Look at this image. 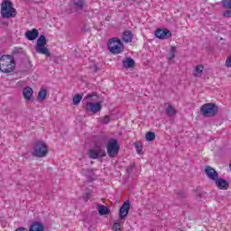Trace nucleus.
I'll return each instance as SVG.
<instances>
[{
  "mask_svg": "<svg viewBox=\"0 0 231 231\" xmlns=\"http://www.w3.org/2000/svg\"><path fill=\"white\" fill-rule=\"evenodd\" d=\"M48 154V145L42 141H37L34 144L32 156L36 158H44Z\"/></svg>",
  "mask_w": 231,
  "mask_h": 231,
  "instance_id": "423d86ee",
  "label": "nucleus"
},
{
  "mask_svg": "<svg viewBox=\"0 0 231 231\" xmlns=\"http://www.w3.org/2000/svg\"><path fill=\"white\" fill-rule=\"evenodd\" d=\"M223 17L229 19V17H231V9H226V11L223 13Z\"/></svg>",
  "mask_w": 231,
  "mask_h": 231,
  "instance_id": "2f4dec72",
  "label": "nucleus"
},
{
  "mask_svg": "<svg viewBox=\"0 0 231 231\" xmlns=\"http://www.w3.org/2000/svg\"><path fill=\"white\" fill-rule=\"evenodd\" d=\"M219 113V106L214 103H206L200 107V115L206 118H212Z\"/></svg>",
  "mask_w": 231,
  "mask_h": 231,
  "instance_id": "20e7f679",
  "label": "nucleus"
},
{
  "mask_svg": "<svg viewBox=\"0 0 231 231\" xmlns=\"http://www.w3.org/2000/svg\"><path fill=\"white\" fill-rule=\"evenodd\" d=\"M97 209L100 216H107L111 212L109 208H107L106 206H104V205H97Z\"/></svg>",
  "mask_w": 231,
  "mask_h": 231,
  "instance_id": "6ab92c4d",
  "label": "nucleus"
},
{
  "mask_svg": "<svg viewBox=\"0 0 231 231\" xmlns=\"http://www.w3.org/2000/svg\"><path fill=\"white\" fill-rule=\"evenodd\" d=\"M155 37H157V39H161L162 41L165 40V39H171V37H172V32H171V31L164 29H157L154 32Z\"/></svg>",
  "mask_w": 231,
  "mask_h": 231,
  "instance_id": "9b49d317",
  "label": "nucleus"
},
{
  "mask_svg": "<svg viewBox=\"0 0 231 231\" xmlns=\"http://www.w3.org/2000/svg\"><path fill=\"white\" fill-rule=\"evenodd\" d=\"M205 172L208 178H209V180H213V181H216L219 176L217 171L210 166H206Z\"/></svg>",
  "mask_w": 231,
  "mask_h": 231,
  "instance_id": "f8f14e48",
  "label": "nucleus"
},
{
  "mask_svg": "<svg viewBox=\"0 0 231 231\" xmlns=\"http://www.w3.org/2000/svg\"><path fill=\"white\" fill-rule=\"evenodd\" d=\"M15 231H28L26 227H18L15 229Z\"/></svg>",
  "mask_w": 231,
  "mask_h": 231,
  "instance_id": "4c0bfd02",
  "label": "nucleus"
},
{
  "mask_svg": "<svg viewBox=\"0 0 231 231\" xmlns=\"http://www.w3.org/2000/svg\"><path fill=\"white\" fill-rule=\"evenodd\" d=\"M82 101V95H76L74 96L72 102L74 106H79V104H80V102Z\"/></svg>",
  "mask_w": 231,
  "mask_h": 231,
  "instance_id": "a878e982",
  "label": "nucleus"
},
{
  "mask_svg": "<svg viewBox=\"0 0 231 231\" xmlns=\"http://www.w3.org/2000/svg\"><path fill=\"white\" fill-rule=\"evenodd\" d=\"M90 198H91V193H86V195L84 196L85 201H88Z\"/></svg>",
  "mask_w": 231,
  "mask_h": 231,
  "instance_id": "e433bc0d",
  "label": "nucleus"
},
{
  "mask_svg": "<svg viewBox=\"0 0 231 231\" xmlns=\"http://www.w3.org/2000/svg\"><path fill=\"white\" fill-rule=\"evenodd\" d=\"M29 231H44V226L41 222L34 221L31 225Z\"/></svg>",
  "mask_w": 231,
  "mask_h": 231,
  "instance_id": "f3484780",
  "label": "nucleus"
},
{
  "mask_svg": "<svg viewBox=\"0 0 231 231\" xmlns=\"http://www.w3.org/2000/svg\"><path fill=\"white\" fill-rule=\"evenodd\" d=\"M203 69H205V67L203 65L196 66L193 71L194 77H199V75L203 73Z\"/></svg>",
  "mask_w": 231,
  "mask_h": 231,
  "instance_id": "4be33fe9",
  "label": "nucleus"
},
{
  "mask_svg": "<svg viewBox=\"0 0 231 231\" xmlns=\"http://www.w3.org/2000/svg\"><path fill=\"white\" fill-rule=\"evenodd\" d=\"M87 174H89L90 177L95 176V171L91 169L87 170Z\"/></svg>",
  "mask_w": 231,
  "mask_h": 231,
  "instance_id": "f704fd0d",
  "label": "nucleus"
},
{
  "mask_svg": "<svg viewBox=\"0 0 231 231\" xmlns=\"http://www.w3.org/2000/svg\"><path fill=\"white\" fill-rule=\"evenodd\" d=\"M176 57V47L172 46L170 50L169 53V60H174V58Z\"/></svg>",
  "mask_w": 231,
  "mask_h": 231,
  "instance_id": "bb28decb",
  "label": "nucleus"
},
{
  "mask_svg": "<svg viewBox=\"0 0 231 231\" xmlns=\"http://www.w3.org/2000/svg\"><path fill=\"white\" fill-rule=\"evenodd\" d=\"M226 68H231V56L226 59Z\"/></svg>",
  "mask_w": 231,
  "mask_h": 231,
  "instance_id": "72a5a7b5",
  "label": "nucleus"
},
{
  "mask_svg": "<svg viewBox=\"0 0 231 231\" xmlns=\"http://www.w3.org/2000/svg\"><path fill=\"white\" fill-rule=\"evenodd\" d=\"M215 183L220 190H228V188L230 187V184L226 180L221 179V178H217L215 180Z\"/></svg>",
  "mask_w": 231,
  "mask_h": 231,
  "instance_id": "ddd939ff",
  "label": "nucleus"
},
{
  "mask_svg": "<svg viewBox=\"0 0 231 231\" xmlns=\"http://www.w3.org/2000/svg\"><path fill=\"white\" fill-rule=\"evenodd\" d=\"M25 37L28 41H35V39L39 37V30L32 29L31 31H27L25 32Z\"/></svg>",
  "mask_w": 231,
  "mask_h": 231,
  "instance_id": "4468645a",
  "label": "nucleus"
},
{
  "mask_svg": "<svg viewBox=\"0 0 231 231\" xmlns=\"http://www.w3.org/2000/svg\"><path fill=\"white\" fill-rule=\"evenodd\" d=\"M15 69V60L11 55H3L0 58V71L2 73H12Z\"/></svg>",
  "mask_w": 231,
  "mask_h": 231,
  "instance_id": "f03ea898",
  "label": "nucleus"
},
{
  "mask_svg": "<svg viewBox=\"0 0 231 231\" xmlns=\"http://www.w3.org/2000/svg\"><path fill=\"white\" fill-rule=\"evenodd\" d=\"M197 198H202V195L200 193H198Z\"/></svg>",
  "mask_w": 231,
  "mask_h": 231,
  "instance_id": "58836bf2",
  "label": "nucleus"
},
{
  "mask_svg": "<svg viewBox=\"0 0 231 231\" xmlns=\"http://www.w3.org/2000/svg\"><path fill=\"white\" fill-rule=\"evenodd\" d=\"M120 146L118 145V139L112 138L106 144V152L110 158H115L118 155Z\"/></svg>",
  "mask_w": 231,
  "mask_h": 231,
  "instance_id": "0eeeda50",
  "label": "nucleus"
},
{
  "mask_svg": "<svg viewBox=\"0 0 231 231\" xmlns=\"http://www.w3.org/2000/svg\"><path fill=\"white\" fill-rule=\"evenodd\" d=\"M72 6L76 12H82L84 10V0H74Z\"/></svg>",
  "mask_w": 231,
  "mask_h": 231,
  "instance_id": "dca6fc26",
  "label": "nucleus"
},
{
  "mask_svg": "<svg viewBox=\"0 0 231 231\" xmlns=\"http://www.w3.org/2000/svg\"><path fill=\"white\" fill-rule=\"evenodd\" d=\"M23 95L25 100H32V96L33 95V89L30 87H26L23 90Z\"/></svg>",
  "mask_w": 231,
  "mask_h": 231,
  "instance_id": "aec40b11",
  "label": "nucleus"
},
{
  "mask_svg": "<svg viewBox=\"0 0 231 231\" xmlns=\"http://www.w3.org/2000/svg\"><path fill=\"white\" fill-rule=\"evenodd\" d=\"M123 66L126 69H131L134 68V60H133L132 58H125L123 60Z\"/></svg>",
  "mask_w": 231,
  "mask_h": 231,
  "instance_id": "a211bd4d",
  "label": "nucleus"
},
{
  "mask_svg": "<svg viewBox=\"0 0 231 231\" xmlns=\"http://www.w3.org/2000/svg\"><path fill=\"white\" fill-rule=\"evenodd\" d=\"M134 147L136 149L137 154H142V150L143 149V146H142V143H135Z\"/></svg>",
  "mask_w": 231,
  "mask_h": 231,
  "instance_id": "c756f323",
  "label": "nucleus"
},
{
  "mask_svg": "<svg viewBox=\"0 0 231 231\" xmlns=\"http://www.w3.org/2000/svg\"><path fill=\"white\" fill-rule=\"evenodd\" d=\"M48 95V91L46 89H42L38 93V100L41 102L46 100V96Z\"/></svg>",
  "mask_w": 231,
  "mask_h": 231,
  "instance_id": "5701e85b",
  "label": "nucleus"
},
{
  "mask_svg": "<svg viewBox=\"0 0 231 231\" xmlns=\"http://www.w3.org/2000/svg\"><path fill=\"white\" fill-rule=\"evenodd\" d=\"M133 32L131 31H125L123 32V42H126V43H129V42H133Z\"/></svg>",
  "mask_w": 231,
  "mask_h": 231,
  "instance_id": "412c9836",
  "label": "nucleus"
},
{
  "mask_svg": "<svg viewBox=\"0 0 231 231\" xmlns=\"http://www.w3.org/2000/svg\"><path fill=\"white\" fill-rule=\"evenodd\" d=\"M13 55H26V51L21 47H15L13 49Z\"/></svg>",
  "mask_w": 231,
  "mask_h": 231,
  "instance_id": "b1692460",
  "label": "nucleus"
},
{
  "mask_svg": "<svg viewBox=\"0 0 231 231\" xmlns=\"http://www.w3.org/2000/svg\"><path fill=\"white\" fill-rule=\"evenodd\" d=\"M145 138L147 142H154V140L156 139V134H154V132H148L145 134Z\"/></svg>",
  "mask_w": 231,
  "mask_h": 231,
  "instance_id": "393cba45",
  "label": "nucleus"
},
{
  "mask_svg": "<svg viewBox=\"0 0 231 231\" xmlns=\"http://www.w3.org/2000/svg\"><path fill=\"white\" fill-rule=\"evenodd\" d=\"M223 8L231 9V0H222L221 1Z\"/></svg>",
  "mask_w": 231,
  "mask_h": 231,
  "instance_id": "c85d7f7f",
  "label": "nucleus"
},
{
  "mask_svg": "<svg viewBox=\"0 0 231 231\" xmlns=\"http://www.w3.org/2000/svg\"><path fill=\"white\" fill-rule=\"evenodd\" d=\"M108 50L114 55H117L118 53H122L124 51V43L116 38L111 39L107 44Z\"/></svg>",
  "mask_w": 231,
  "mask_h": 231,
  "instance_id": "6e6552de",
  "label": "nucleus"
},
{
  "mask_svg": "<svg viewBox=\"0 0 231 231\" xmlns=\"http://www.w3.org/2000/svg\"><path fill=\"white\" fill-rule=\"evenodd\" d=\"M124 224V222H116L113 225V230L114 231H122V225Z\"/></svg>",
  "mask_w": 231,
  "mask_h": 231,
  "instance_id": "cd10ccee",
  "label": "nucleus"
},
{
  "mask_svg": "<svg viewBox=\"0 0 231 231\" xmlns=\"http://www.w3.org/2000/svg\"><path fill=\"white\" fill-rule=\"evenodd\" d=\"M129 210H131V202L129 200H126L119 208L120 221H124L127 217V216H129Z\"/></svg>",
  "mask_w": 231,
  "mask_h": 231,
  "instance_id": "9d476101",
  "label": "nucleus"
},
{
  "mask_svg": "<svg viewBox=\"0 0 231 231\" xmlns=\"http://www.w3.org/2000/svg\"><path fill=\"white\" fill-rule=\"evenodd\" d=\"M81 32H83V33H88L89 32V27H87L86 25H84L81 29Z\"/></svg>",
  "mask_w": 231,
  "mask_h": 231,
  "instance_id": "c9c22d12",
  "label": "nucleus"
},
{
  "mask_svg": "<svg viewBox=\"0 0 231 231\" xmlns=\"http://www.w3.org/2000/svg\"><path fill=\"white\" fill-rule=\"evenodd\" d=\"M110 121H111V119L109 118V116H106L101 120L102 124H109Z\"/></svg>",
  "mask_w": 231,
  "mask_h": 231,
  "instance_id": "473e14b6",
  "label": "nucleus"
},
{
  "mask_svg": "<svg viewBox=\"0 0 231 231\" xmlns=\"http://www.w3.org/2000/svg\"><path fill=\"white\" fill-rule=\"evenodd\" d=\"M84 100H90L83 105V109L87 111V113H92V115H97L98 111H102V105L100 103H93L98 100V96L97 92H93L92 94H88Z\"/></svg>",
  "mask_w": 231,
  "mask_h": 231,
  "instance_id": "f257e3e1",
  "label": "nucleus"
},
{
  "mask_svg": "<svg viewBox=\"0 0 231 231\" xmlns=\"http://www.w3.org/2000/svg\"><path fill=\"white\" fill-rule=\"evenodd\" d=\"M46 36L44 34L40 35L35 45V51L41 55H45V57H51L50 49L46 48Z\"/></svg>",
  "mask_w": 231,
  "mask_h": 231,
  "instance_id": "39448f33",
  "label": "nucleus"
},
{
  "mask_svg": "<svg viewBox=\"0 0 231 231\" xmlns=\"http://www.w3.org/2000/svg\"><path fill=\"white\" fill-rule=\"evenodd\" d=\"M165 106H168V107H166L164 109L167 116H169L170 118L174 116V115H176L178 113V111L176 110V108H174V106L169 103H165Z\"/></svg>",
  "mask_w": 231,
  "mask_h": 231,
  "instance_id": "2eb2a0df",
  "label": "nucleus"
},
{
  "mask_svg": "<svg viewBox=\"0 0 231 231\" xmlns=\"http://www.w3.org/2000/svg\"><path fill=\"white\" fill-rule=\"evenodd\" d=\"M178 199H185L187 198V193L185 191H179L177 193Z\"/></svg>",
  "mask_w": 231,
  "mask_h": 231,
  "instance_id": "7c9ffc66",
  "label": "nucleus"
},
{
  "mask_svg": "<svg viewBox=\"0 0 231 231\" xmlns=\"http://www.w3.org/2000/svg\"><path fill=\"white\" fill-rule=\"evenodd\" d=\"M104 156H106V150L102 149L99 146H97L94 149L88 150V157L91 158L92 160L104 158Z\"/></svg>",
  "mask_w": 231,
  "mask_h": 231,
  "instance_id": "1a4fd4ad",
  "label": "nucleus"
},
{
  "mask_svg": "<svg viewBox=\"0 0 231 231\" xmlns=\"http://www.w3.org/2000/svg\"><path fill=\"white\" fill-rule=\"evenodd\" d=\"M1 15L4 19H10L17 15V11L14 8V3L10 0H4L1 4Z\"/></svg>",
  "mask_w": 231,
  "mask_h": 231,
  "instance_id": "7ed1b4c3",
  "label": "nucleus"
}]
</instances>
